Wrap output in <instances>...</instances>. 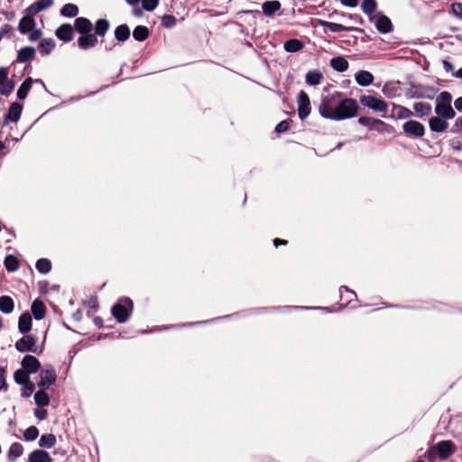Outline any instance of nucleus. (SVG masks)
<instances>
[{
    "mask_svg": "<svg viewBox=\"0 0 462 462\" xmlns=\"http://www.w3.org/2000/svg\"><path fill=\"white\" fill-rule=\"evenodd\" d=\"M357 110L358 105L356 100L353 98H345L342 100H337L335 111V121L352 118L356 116Z\"/></svg>",
    "mask_w": 462,
    "mask_h": 462,
    "instance_id": "1",
    "label": "nucleus"
},
{
    "mask_svg": "<svg viewBox=\"0 0 462 462\" xmlns=\"http://www.w3.org/2000/svg\"><path fill=\"white\" fill-rule=\"evenodd\" d=\"M455 452V445L450 440L439 441L432 446L426 454L429 461H434L437 457L446 459Z\"/></svg>",
    "mask_w": 462,
    "mask_h": 462,
    "instance_id": "2",
    "label": "nucleus"
},
{
    "mask_svg": "<svg viewBox=\"0 0 462 462\" xmlns=\"http://www.w3.org/2000/svg\"><path fill=\"white\" fill-rule=\"evenodd\" d=\"M340 96L341 94L337 92L332 95L326 96L321 99L319 106V112L322 117L335 120L336 106Z\"/></svg>",
    "mask_w": 462,
    "mask_h": 462,
    "instance_id": "3",
    "label": "nucleus"
},
{
    "mask_svg": "<svg viewBox=\"0 0 462 462\" xmlns=\"http://www.w3.org/2000/svg\"><path fill=\"white\" fill-rule=\"evenodd\" d=\"M133 310V302L130 299L120 300L113 308L112 314L120 323L125 322Z\"/></svg>",
    "mask_w": 462,
    "mask_h": 462,
    "instance_id": "4",
    "label": "nucleus"
},
{
    "mask_svg": "<svg viewBox=\"0 0 462 462\" xmlns=\"http://www.w3.org/2000/svg\"><path fill=\"white\" fill-rule=\"evenodd\" d=\"M360 103L364 106L369 107L376 112H386L388 108V105L384 100L376 98L373 96H361Z\"/></svg>",
    "mask_w": 462,
    "mask_h": 462,
    "instance_id": "5",
    "label": "nucleus"
},
{
    "mask_svg": "<svg viewBox=\"0 0 462 462\" xmlns=\"http://www.w3.org/2000/svg\"><path fill=\"white\" fill-rule=\"evenodd\" d=\"M370 20L372 22H374L376 29L381 32V33H387V32H390L393 29V25H392V23H391V20L382 14H373L371 17H370Z\"/></svg>",
    "mask_w": 462,
    "mask_h": 462,
    "instance_id": "6",
    "label": "nucleus"
},
{
    "mask_svg": "<svg viewBox=\"0 0 462 462\" xmlns=\"http://www.w3.org/2000/svg\"><path fill=\"white\" fill-rule=\"evenodd\" d=\"M403 132L410 136L422 137L425 134V128L418 121L410 120L402 125Z\"/></svg>",
    "mask_w": 462,
    "mask_h": 462,
    "instance_id": "7",
    "label": "nucleus"
},
{
    "mask_svg": "<svg viewBox=\"0 0 462 462\" xmlns=\"http://www.w3.org/2000/svg\"><path fill=\"white\" fill-rule=\"evenodd\" d=\"M298 113L301 120L305 119L310 113V101L308 94L300 91L298 96Z\"/></svg>",
    "mask_w": 462,
    "mask_h": 462,
    "instance_id": "8",
    "label": "nucleus"
},
{
    "mask_svg": "<svg viewBox=\"0 0 462 462\" xmlns=\"http://www.w3.org/2000/svg\"><path fill=\"white\" fill-rule=\"evenodd\" d=\"M14 88V83L8 79L6 68H0V94L9 96Z\"/></svg>",
    "mask_w": 462,
    "mask_h": 462,
    "instance_id": "9",
    "label": "nucleus"
},
{
    "mask_svg": "<svg viewBox=\"0 0 462 462\" xmlns=\"http://www.w3.org/2000/svg\"><path fill=\"white\" fill-rule=\"evenodd\" d=\"M36 340L32 336H24L15 343V348L21 353L32 352L36 353Z\"/></svg>",
    "mask_w": 462,
    "mask_h": 462,
    "instance_id": "10",
    "label": "nucleus"
},
{
    "mask_svg": "<svg viewBox=\"0 0 462 462\" xmlns=\"http://www.w3.org/2000/svg\"><path fill=\"white\" fill-rule=\"evenodd\" d=\"M56 381V373L52 368L42 369L40 373L38 386L42 389L48 388Z\"/></svg>",
    "mask_w": 462,
    "mask_h": 462,
    "instance_id": "11",
    "label": "nucleus"
},
{
    "mask_svg": "<svg viewBox=\"0 0 462 462\" xmlns=\"http://www.w3.org/2000/svg\"><path fill=\"white\" fill-rule=\"evenodd\" d=\"M98 41L97 35L94 33H86L79 37L77 43L81 50H87L88 48H94L97 44Z\"/></svg>",
    "mask_w": 462,
    "mask_h": 462,
    "instance_id": "12",
    "label": "nucleus"
},
{
    "mask_svg": "<svg viewBox=\"0 0 462 462\" xmlns=\"http://www.w3.org/2000/svg\"><path fill=\"white\" fill-rule=\"evenodd\" d=\"M434 111L437 116L445 119H453L456 116L455 110L449 104L443 105L440 103H436Z\"/></svg>",
    "mask_w": 462,
    "mask_h": 462,
    "instance_id": "13",
    "label": "nucleus"
},
{
    "mask_svg": "<svg viewBox=\"0 0 462 462\" xmlns=\"http://www.w3.org/2000/svg\"><path fill=\"white\" fill-rule=\"evenodd\" d=\"M74 28L82 35L91 32L93 30V24L88 18L79 17L75 20Z\"/></svg>",
    "mask_w": 462,
    "mask_h": 462,
    "instance_id": "14",
    "label": "nucleus"
},
{
    "mask_svg": "<svg viewBox=\"0 0 462 462\" xmlns=\"http://www.w3.org/2000/svg\"><path fill=\"white\" fill-rule=\"evenodd\" d=\"M447 119L440 116L431 117L429 121L430 129L435 133H443L447 130L448 124Z\"/></svg>",
    "mask_w": 462,
    "mask_h": 462,
    "instance_id": "15",
    "label": "nucleus"
},
{
    "mask_svg": "<svg viewBox=\"0 0 462 462\" xmlns=\"http://www.w3.org/2000/svg\"><path fill=\"white\" fill-rule=\"evenodd\" d=\"M55 35L63 42H70L73 39V27L69 23L61 24L56 30Z\"/></svg>",
    "mask_w": 462,
    "mask_h": 462,
    "instance_id": "16",
    "label": "nucleus"
},
{
    "mask_svg": "<svg viewBox=\"0 0 462 462\" xmlns=\"http://www.w3.org/2000/svg\"><path fill=\"white\" fill-rule=\"evenodd\" d=\"M22 365L23 369L28 373H35L40 369L41 366L39 360L35 356L30 355H27L23 357Z\"/></svg>",
    "mask_w": 462,
    "mask_h": 462,
    "instance_id": "17",
    "label": "nucleus"
},
{
    "mask_svg": "<svg viewBox=\"0 0 462 462\" xmlns=\"http://www.w3.org/2000/svg\"><path fill=\"white\" fill-rule=\"evenodd\" d=\"M355 79L359 86L367 87L374 82V76L367 70H360L355 75Z\"/></svg>",
    "mask_w": 462,
    "mask_h": 462,
    "instance_id": "18",
    "label": "nucleus"
},
{
    "mask_svg": "<svg viewBox=\"0 0 462 462\" xmlns=\"http://www.w3.org/2000/svg\"><path fill=\"white\" fill-rule=\"evenodd\" d=\"M27 462H52V458L47 451L36 449L29 455Z\"/></svg>",
    "mask_w": 462,
    "mask_h": 462,
    "instance_id": "19",
    "label": "nucleus"
},
{
    "mask_svg": "<svg viewBox=\"0 0 462 462\" xmlns=\"http://www.w3.org/2000/svg\"><path fill=\"white\" fill-rule=\"evenodd\" d=\"M23 106L18 103H13L10 107L8 114L5 117V123L7 124L9 121L17 122L21 116Z\"/></svg>",
    "mask_w": 462,
    "mask_h": 462,
    "instance_id": "20",
    "label": "nucleus"
},
{
    "mask_svg": "<svg viewBox=\"0 0 462 462\" xmlns=\"http://www.w3.org/2000/svg\"><path fill=\"white\" fill-rule=\"evenodd\" d=\"M35 26V21L33 17L23 16L18 24V30L21 33L26 34L31 32Z\"/></svg>",
    "mask_w": 462,
    "mask_h": 462,
    "instance_id": "21",
    "label": "nucleus"
},
{
    "mask_svg": "<svg viewBox=\"0 0 462 462\" xmlns=\"http://www.w3.org/2000/svg\"><path fill=\"white\" fill-rule=\"evenodd\" d=\"M281 3L277 0L266 1L263 4L262 9L265 15L272 16L281 9Z\"/></svg>",
    "mask_w": 462,
    "mask_h": 462,
    "instance_id": "22",
    "label": "nucleus"
},
{
    "mask_svg": "<svg viewBox=\"0 0 462 462\" xmlns=\"http://www.w3.org/2000/svg\"><path fill=\"white\" fill-rule=\"evenodd\" d=\"M23 453V447L22 444L18 442H14L11 444L8 452H7V457L8 460L11 462L15 461L18 457H20Z\"/></svg>",
    "mask_w": 462,
    "mask_h": 462,
    "instance_id": "23",
    "label": "nucleus"
},
{
    "mask_svg": "<svg viewBox=\"0 0 462 462\" xmlns=\"http://www.w3.org/2000/svg\"><path fill=\"white\" fill-rule=\"evenodd\" d=\"M32 328V317L29 313H23L20 316L18 328L21 333H27Z\"/></svg>",
    "mask_w": 462,
    "mask_h": 462,
    "instance_id": "24",
    "label": "nucleus"
},
{
    "mask_svg": "<svg viewBox=\"0 0 462 462\" xmlns=\"http://www.w3.org/2000/svg\"><path fill=\"white\" fill-rule=\"evenodd\" d=\"M32 312L35 319H37V320L42 319L45 316L44 304L39 300H33V302L32 304Z\"/></svg>",
    "mask_w": 462,
    "mask_h": 462,
    "instance_id": "25",
    "label": "nucleus"
},
{
    "mask_svg": "<svg viewBox=\"0 0 462 462\" xmlns=\"http://www.w3.org/2000/svg\"><path fill=\"white\" fill-rule=\"evenodd\" d=\"M330 66L338 72H344L348 69V61L344 57H336L330 60Z\"/></svg>",
    "mask_w": 462,
    "mask_h": 462,
    "instance_id": "26",
    "label": "nucleus"
},
{
    "mask_svg": "<svg viewBox=\"0 0 462 462\" xmlns=\"http://www.w3.org/2000/svg\"><path fill=\"white\" fill-rule=\"evenodd\" d=\"M35 55V50L32 47H24L18 51L17 60L26 62L31 60Z\"/></svg>",
    "mask_w": 462,
    "mask_h": 462,
    "instance_id": "27",
    "label": "nucleus"
},
{
    "mask_svg": "<svg viewBox=\"0 0 462 462\" xmlns=\"http://www.w3.org/2000/svg\"><path fill=\"white\" fill-rule=\"evenodd\" d=\"M323 75L319 70L309 71L306 75V83L310 86H317L321 83Z\"/></svg>",
    "mask_w": 462,
    "mask_h": 462,
    "instance_id": "28",
    "label": "nucleus"
},
{
    "mask_svg": "<svg viewBox=\"0 0 462 462\" xmlns=\"http://www.w3.org/2000/svg\"><path fill=\"white\" fill-rule=\"evenodd\" d=\"M130 36V29L126 24H121L115 30V37L119 42L126 41Z\"/></svg>",
    "mask_w": 462,
    "mask_h": 462,
    "instance_id": "29",
    "label": "nucleus"
},
{
    "mask_svg": "<svg viewBox=\"0 0 462 462\" xmlns=\"http://www.w3.org/2000/svg\"><path fill=\"white\" fill-rule=\"evenodd\" d=\"M14 301L9 296L0 297V310L3 313L9 314L14 310Z\"/></svg>",
    "mask_w": 462,
    "mask_h": 462,
    "instance_id": "30",
    "label": "nucleus"
},
{
    "mask_svg": "<svg viewBox=\"0 0 462 462\" xmlns=\"http://www.w3.org/2000/svg\"><path fill=\"white\" fill-rule=\"evenodd\" d=\"M32 84V79L31 78L26 79L22 85L19 87L17 91V97L19 99H24L27 97L28 92L30 91Z\"/></svg>",
    "mask_w": 462,
    "mask_h": 462,
    "instance_id": "31",
    "label": "nucleus"
},
{
    "mask_svg": "<svg viewBox=\"0 0 462 462\" xmlns=\"http://www.w3.org/2000/svg\"><path fill=\"white\" fill-rule=\"evenodd\" d=\"M55 46L56 44L53 39H43L39 45V50L42 54H49L52 51Z\"/></svg>",
    "mask_w": 462,
    "mask_h": 462,
    "instance_id": "32",
    "label": "nucleus"
},
{
    "mask_svg": "<svg viewBox=\"0 0 462 462\" xmlns=\"http://www.w3.org/2000/svg\"><path fill=\"white\" fill-rule=\"evenodd\" d=\"M79 14V7L74 4H66L60 9V14L65 17H75Z\"/></svg>",
    "mask_w": 462,
    "mask_h": 462,
    "instance_id": "33",
    "label": "nucleus"
},
{
    "mask_svg": "<svg viewBox=\"0 0 462 462\" xmlns=\"http://www.w3.org/2000/svg\"><path fill=\"white\" fill-rule=\"evenodd\" d=\"M317 23L320 26L328 27L331 32H343L347 31L348 28L336 23L327 22L323 20H318Z\"/></svg>",
    "mask_w": 462,
    "mask_h": 462,
    "instance_id": "34",
    "label": "nucleus"
},
{
    "mask_svg": "<svg viewBox=\"0 0 462 462\" xmlns=\"http://www.w3.org/2000/svg\"><path fill=\"white\" fill-rule=\"evenodd\" d=\"M34 401L38 406L45 407L50 403V397L42 389L35 393Z\"/></svg>",
    "mask_w": 462,
    "mask_h": 462,
    "instance_id": "35",
    "label": "nucleus"
},
{
    "mask_svg": "<svg viewBox=\"0 0 462 462\" xmlns=\"http://www.w3.org/2000/svg\"><path fill=\"white\" fill-rule=\"evenodd\" d=\"M302 47V42L297 39H291L284 42V49L288 52H296L301 50Z\"/></svg>",
    "mask_w": 462,
    "mask_h": 462,
    "instance_id": "36",
    "label": "nucleus"
},
{
    "mask_svg": "<svg viewBox=\"0 0 462 462\" xmlns=\"http://www.w3.org/2000/svg\"><path fill=\"white\" fill-rule=\"evenodd\" d=\"M149 35V30L147 27L143 25H138L134 28L133 32V36L136 41L143 42L147 39Z\"/></svg>",
    "mask_w": 462,
    "mask_h": 462,
    "instance_id": "37",
    "label": "nucleus"
},
{
    "mask_svg": "<svg viewBox=\"0 0 462 462\" xmlns=\"http://www.w3.org/2000/svg\"><path fill=\"white\" fill-rule=\"evenodd\" d=\"M109 28V23L106 19H99L96 22L95 32L97 35L103 36Z\"/></svg>",
    "mask_w": 462,
    "mask_h": 462,
    "instance_id": "38",
    "label": "nucleus"
},
{
    "mask_svg": "<svg viewBox=\"0 0 462 462\" xmlns=\"http://www.w3.org/2000/svg\"><path fill=\"white\" fill-rule=\"evenodd\" d=\"M5 266L9 272H14L19 268V262L17 258L12 254L5 258Z\"/></svg>",
    "mask_w": 462,
    "mask_h": 462,
    "instance_id": "39",
    "label": "nucleus"
},
{
    "mask_svg": "<svg viewBox=\"0 0 462 462\" xmlns=\"http://www.w3.org/2000/svg\"><path fill=\"white\" fill-rule=\"evenodd\" d=\"M377 4L375 0H364L362 4V10L365 14H368L370 17L374 14V11L376 9Z\"/></svg>",
    "mask_w": 462,
    "mask_h": 462,
    "instance_id": "40",
    "label": "nucleus"
},
{
    "mask_svg": "<svg viewBox=\"0 0 462 462\" xmlns=\"http://www.w3.org/2000/svg\"><path fill=\"white\" fill-rule=\"evenodd\" d=\"M29 373L24 369H19L14 373V381L21 385L26 384L29 382Z\"/></svg>",
    "mask_w": 462,
    "mask_h": 462,
    "instance_id": "41",
    "label": "nucleus"
},
{
    "mask_svg": "<svg viewBox=\"0 0 462 462\" xmlns=\"http://www.w3.org/2000/svg\"><path fill=\"white\" fill-rule=\"evenodd\" d=\"M56 443V437L53 434H44L39 440V445L42 448H51Z\"/></svg>",
    "mask_w": 462,
    "mask_h": 462,
    "instance_id": "42",
    "label": "nucleus"
},
{
    "mask_svg": "<svg viewBox=\"0 0 462 462\" xmlns=\"http://www.w3.org/2000/svg\"><path fill=\"white\" fill-rule=\"evenodd\" d=\"M413 108L420 116H427L430 113L431 107L429 104L418 102L413 105Z\"/></svg>",
    "mask_w": 462,
    "mask_h": 462,
    "instance_id": "43",
    "label": "nucleus"
},
{
    "mask_svg": "<svg viewBox=\"0 0 462 462\" xmlns=\"http://www.w3.org/2000/svg\"><path fill=\"white\" fill-rule=\"evenodd\" d=\"M51 264L47 259H40L36 262V269L42 273H47L51 271Z\"/></svg>",
    "mask_w": 462,
    "mask_h": 462,
    "instance_id": "44",
    "label": "nucleus"
},
{
    "mask_svg": "<svg viewBox=\"0 0 462 462\" xmlns=\"http://www.w3.org/2000/svg\"><path fill=\"white\" fill-rule=\"evenodd\" d=\"M39 430L35 426L29 427L23 433V438L26 441H32L37 439Z\"/></svg>",
    "mask_w": 462,
    "mask_h": 462,
    "instance_id": "45",
    "label": "nucleus"
},
{
    "mask_svg": "<svg viewBox=\"0 0 462 462\" xmlns=\"http://www.w3.org/2000/svg\"><path fill=\"white\" fill-rule=\"evenodd\" d=\"M452 96L448 91H442L436 98V103H440L443 105H451Z\"/></svg>",
    "mask_w": 462,
    "mask_h": 462,
    "instance_id": "46",
    "label": "nucleus"
},
{
    "mask_svg": "<svg viewBox=\"0 0 462 462\" xmlns=\"http://www.w3.org/2000/svg\"><path fill=\"white\" fill-rule=\"evenodd\" d=\"M395 111L397 117L400 119L409 118L412 116V112L404 106H399L395 108Z\"/></svg>",
    "mask_w": 462,
    "mask_h": 462,
    "instance_id": "47",
    "label": "nucleus"
},
{
    "mask_svg": "<svg viewBox=\"0 0 462 462\" xmlns=\"http://www.w3.org/2000/svg\"><path fill=\"white\" fill-rule=\"evenodd\" d=\"M159 4V0H142L143 9L152 12Z\"/></svg>",
    "mask_w": 462,
    "mask_h": 462,
    "instance_id": "48",
    "label": "nucleus"
},
{
    "mask_svg": "<svg viewBox=\"0 0 462 462\" xmlns=\"http://www.w3.org/2000/svg\"><path fill=\"white\" fill-rule=\"evenodd\" d=\"M176 18L171 14H165L162 20V25L167 28L173 27L176 24Z\"/></svg>",
    "mask_w": 462,
    "mask_h": 462,
    "instance_id": "49",
    "label": "nucleus"
},
{
    "mask_svg": "<svg viewBox=\"0 0 462 462\" xmlns=\"http://www.w3.org/2000/svg\"><path fill=\"white\" fill-rule=\"evenodd\" d=\"M42 10L40 9V7L37 5L36 3H33L32 5H30L26 10V15L25 16H30V17H33V15H35L36 14H38L39 12H41Z\"/></svg>",
    "mask_w": 462,
    "mask_h": 462,
    "instance_id": "50",
    "label": "nucleus"
},
{
    "mask_svg": "<svg viewBox=\"0 0 462 462\" xmlns=\"http://www.w3.org/2000/svg\"><path fill=\"white\" fill-rule=\"evenodd\" d=\"M289 126H290L289 122L286 120H283L276 125L275 131H276V133L281 134V133L286 132L289 129Z\"/></svg>",
    "mask_w": 462,
    "mask_h": 462,
    "instance_id": "51",
    "label": "nucleus"
},
{
    "mask_svg": "<svg viewBox=\"0 0 462 462\" xmlns=\"http://www.w3.org/2000/svg\"><path fill=\"white\" fill-rule=\"evenodd\" d=\"M35 3L42 11L51 7L53 5V0H37Z\"/></svg>",
    "mask_w": 462,
    "mask_h": 462,
    "instance_id": "52",
    "label": "nucleus"
},
{
    "mask_svg": "<svg viewBox=\"0 0 462 462\" xmlns=\"http://www.w3.org/2000/svg\"><path fill=\"white\" fill-rule=\"evenodd\" d=\"M452 13L457 16L462 18V4L455 3L451 5Z\"/></svg>",
    "mask_w": 462,
    "mask_h": 462,
    "instance_id": "53",
    "label": "nucleus"
},
{
    "mask_svg": "<svg viewBox=\"0 0 462 462\" xmlns=\"http://www.w3.org/2000/svg\"><path fill=\"white\" fill-rule=\"evenodd\" d=\"M30 34H29V40L31 42H35L37 40H39L41 37H42V32L40 30H32L31 32H29Z\"/></svg>",
    "mask_w": 462,
    "mask_h": 462,
    "instance_id": "54",
    "label": "nucleus"
},
{
    "mask_svg": "<svg viewBox=\"0 0 462 462\" xmlns=\"http://www.w3.org/2000/svg\"><path fill=\"white\" fill-rule=\"evenodd\" d=\"M25 388L23 393V396L29 397L32 392L34 391V385L33 383L28 382V383L24 384Z\"/></svg>",
    "mask_w": 462,
    "mask_h": 462,
    "instance_id": "55",
    "label": "nucleus"
},
{
    "mask_svg": "<svg viewBox=\"0 0 462 462\" xmlns=\"http://www.w3.org/2000/svg\"><path fill=\"white\" fill-rule=\"evenodd\" d=\"M6 387V382H5V370L3 368H0V390Z\"/></svg>",
    "mask_w": 462,
    "mask_h": 462,
    "instance_id": "56",
    "label": "nucleus"
},
{
    "mask_svg": "<svg viewBox=\"0 0 462 462\" xmlns=\"http://www.w3.org/2000/svg\"><path fill=\"white\" fill-rule=\"evenodd\" d=\"M359 0H341L342 5L348 7H356Z\"/></svg>",
    "mask_w": 462,
    "mask_h": 462,
    "instance_id": "57",
    "label": "nucleus"
},
{
    "mask_svg": "<svg viewBox=\"0 0 462 462\" xmlns=\"http://www.w3.org/2000/svg\"><path fill=\"white\" fill-rule=\"evenodd\" d=\"M34 414L39 420H44L47 417V411L46 410H36Z\"/></svg>",
    "mask_w": 462,
    "mask_h": 462,
    "instance_id": "58",
    "label": "nucleus"
},
{
    "mask_svg": "<svg viewBox=\"0 0 462 462\" xmlns=\"http://www.w3.org/2000/svg\"><path fill=\"white\" fill-rule=\"evenodd\" d=\"M454 106L457 110L462 112V97L457 98L454 101Z\"/></svg>",
    "mask_w": 462,
    "mask_h": 462,
    "instance_id": "59",
    "label": "nucleus"
},
{
    "mask_svg": "<svg viewBox=\"0 0 462 462\" xmlns=\"http://www.w3.org/2000/svg\"><path fill=\"white\" fill-rule=\"evenodd\" d=\"M358 122L362 125H368L371 122V119L368 117L362 116L358 119Z\"/></svg>",
    "mask_w": 462,
    "mask_h": 462,
    "instance_id": "60",
    "label": "nucleus"
},
{
    "mask_svg": "<svg viewBox=\"0 0 462 462\" xmlns=\"http://www.w3.org/2000/svg\"><path fill=\"white\" fill-rule=\"evenodd\" d=\"M133 14L136 17H141L143 15V9L140 7H134L133 9Z\"/></svg>",
    "mask_w": 462,
    "mask_h": 462,
    "instance_id": "61",
    "label": "nucleus"
},
{
    "mask_svg": "<svg viewBox=\"0 0 462 462\" xmlns=\"http://www.w3.org/2000/svg\"><path fill=\"white\" fill-rule=\"evenodd\" d=\"M443 67H444L446 71H452L453 69H454L453 65L450 62L447 61V60L443 61Z\"/></svg>",
    "mask_w": 462,
    "mask_h": 462,
    "instance_id": "62",
    "label": "nucleus"
},
{
    "mask_svg": "<svg viewBox=\"0 0 462 462\" xmlns=\"http://www.w3.org/2000/svg\"><path fill=\"white\" fill-rule=\"evenodd\" d=\"M273 243L275 246H278L279 245H286L287 241L276 238L274 239Z\"/></svg>",
    "mask_w": 462,
    "mask_h": 462,
    "instance_id": "63",
    "label": "nucleus"
},
{
    "mask_svg": "<svg viewBox=\"0 0 462 462\" xmlns=\"http://www.w3.org/2000/svg\"><path fill=\"white\" fill-rule=\"evenodd\" d=\"M453 76L458 79H462V68L454 72Z\"/></svg>",
    "mask_w": 462,
    "mask_h": 462,
    "instance_id": "64",
    "label": "nucleus"
}]
</instances>
